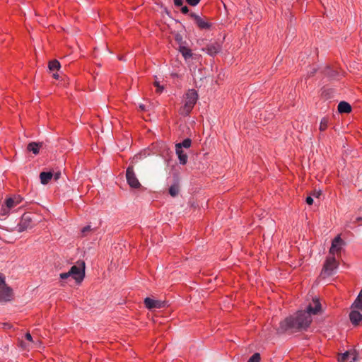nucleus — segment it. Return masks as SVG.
Listing matches in <instances>:
<instances>
[{"label": "nucleus", "mask_w": 362, "mask_h": 362, "mask_svg": "<svg viewBox=\"0 0 362 362\" xmlns=\"http://www.w3.org/2000/svg\"><path fill=\"white\" fill-rule=\"evenodd\" d=\"M305 202H306V203H307L308 205H311V204H313V199L310 196H308V197L306 198Z\"/></svg>", "instance_id": "nucleus-30"}, {"label": "nucleus", "mask_w": 362, "mask_h": 362, "mask_svg": "<svg viewBox=\"0 0 362 362\" xmlns=\"http://www.w3.org/2000/svg\"><path fill=\"white\" fill-rule=\"evenodd\" d=\"M181 11L182 13L186 14L189 12V9H188L187 6H182Z\"/></svg>", "instance_id": "nucleus-31"}, {"label": "nucleus", "mask_w": 362, "mask_h": 362, "mask_svg": "<svg viewBox=\"0 0 362 362\" xmlns=\"http://www.w3.org/2000/svg\"><path fill=\"white\" fill-rule=\"evenodd\" d=\"M201 0H186L187 4H189L190 6H197Z\"/></svg>", "instance_id": "nucleus-28"}, {"label": "nucleus", "mask_w": 362, "mask_h": 362, "mask_svg": "<svg viewBox=\"0 0 362 362\" xmlns=\"http://www.w3.org/2000/svg\"><path fill=\"white\" fill-rule=\"evenodd\" d=\"M198 99V94L194 89H189L185 95L184 105L180 109V113L183 116L188 115Z\"/></svg>", "instance_id": "nucleus-3"}, {"label": "nucleus", "mask_w": 362, "mask_h": 362, "mask_svg": "<svg viewBox=\"0 0 362 362\" xmlns=\"http://www.w3.org/2000/svg\"><path fill=\"white\" fill-rule=\"evenodd\" d=\"M357 221H362V218H361V217H358V218H357Z\"/></svg>", "instance_id": "nucleus-38"}, {"label": "nucleus", "mask_w": 362, "mask_h": 362, "mask_svg": "<svg viewBox=\"0 0 362 362\" xmlns=\"http://www.w3.org/2000/svg\"><path fill=\"white\" fill-rule=\"evenodd\" d=\"M221 49V45L220 43L214 42H211L206 45V47L204 49L208 54L213 56L217 53H218Z\"/></svg>", "instance_id": "nucleus-11"}, {"label": "nucleus", "mask_w": 362, "mask_h": 362, "mask_svg": "<svg viewBox=\"0 0 362 362\" xmlns=\"http://www.w3.org/2000/svg\"><path fill=\"white\" fill-rule=\"evenodd\" d=\"M139 107H140V108H141V110H144V105H141Z\"/></svg>", "instance_id": "nucleus-37"}, {"label": "nucleus", "mask_w": 362, "mask_h": 362, "mask_svg": "<svg viewBox=\"0 0 362 362\" xmlns=\"http://www.w3.org/2000/svg\"><path fill=\"white\" fill-rule=\"evenodd\" d=\"M173 2L175 4V5L178 7L182 6L183 4L182 0H173Z\"/></svg>", "instance_id": "nucleus-29"}, {"label": "nucleus", "mask_w": 362, "mask_h": 362, "mask_svg": "<svg viewBox=\"0 0 362 362\" xmlns=\"http://www.w3.org/2000/svg\"><path fill=\"white\" fill-rule=\"evenodd\" d=\"M154 86L156 87V92L157 93H160L163 91V87L160 86L158 81H156L154 82Z\"/></svg>", "instance_id": "nucleus-26"}, {"label": "nucleus", "mask_w": 362, "mask_h": 362, "mask_svg": "<svg viewBox=\"0 0 362 362\" xmlns=\"http://www.w3.org/2000/svg\"><path fill=\"white\" fill-rule=\"evenodd\" d=\"M42 144V143L30 142L28 145L27 149L29 151H32L34 154L37 155L39 153V149Z\"/></svg>", "instance_id": "nucleus-19"}, {"label": "nucleus", "mask_w": 362, "mask_h": 362, "mask_svg": "<svg viewBox=\"0 0 362 362\" xmlns=\"http://www.w3.org/2000/svg\"><path fill=\"white\" fill-rule=\"evenodd\" d=\"M25 338H26L27 340H28L30 341H33L32 336H31V334L29 332L25 334Z\"/></svg>", "instance_id": "nucleus-33"}, {"label": "nucleus", "mask_w": 362, "mask_h": 362, "mask_svg": "<svg viewBox=\"0 0 362 362\" xmlns=\"http://www.w3.org/2000/svg\"><path fill=\"white\" fill-rule=\"evenodd\" d=\"M192 141L189 139H185L182 142L176 144L175 147L180 146V148H189L191 146Z\"/></svg>", "instance_id": "nucleus-23"}, {"label": "nucleus", "mask_w": 362, "mask_h": 362, "mask_svg": "<svg viewBox=\"0 0 362 362\" xmlns=\"http://www.w3.org/2000/svg\"><path fill=\"white\" fill-rule=\"evenodd\" d=\"M189 16L199 28L207 29L210 28L211 25L197 13H190Z\"/></svg>", "instance_id": "nucleus-10"}, {"label": "nucleus", "mask_w": 362, "mask_h": 362, "mask_svg": "<svg viewBox=\"0 0 362 362\" xmlns=\"http://www.w3.org/2000/svg\"><path fill=\"white\" fill-rule=\"evenodd\" d=\"M3 285H6L5 284V279H4V277H3L1 274H0V287L3 286Z\"/></svg>", "instance_id": "nucleus-32"}, {"label": "nucleus", "mask_w": 362, "mask_h": 362, "mask_svg": "<svg viewBox=\"0 0 362 362\" xmlns=\"http://www.w3.org/2000/svg\"><path fill=\"white\" fill-rule=\"evenodd\" d=\"M13 296L12 289L7 285L0 287V303H6L11 300Z\"/></svg>", "instance_id": "nucleus-8"}, {"label": "nucleus", "mask_w": 362, "mask_h": 362, "mask_svg": "<svg viewBox=\"0 0 362 362\" xmlns=\"http://www.w3.org/2000/svg\"><path fill=\"white\" fill-rule=\"evenodd\" d=\"M344 245V240L340 238L339 235H337L332 242V245L329 251V256H334L337 255V256L340 255L341 250L342 249V246Z\"/></svg>", "instance_id": "nucleus-7"}, {"label": "nucleus", "mask_w": 362, "mask_h": 362, "mask_svg": "<svg viewBox=\"0 0 362 362\" xmlns=\"http://www.w3.org/2000/svg\"><path fill=\"white\" fill-rule=\"evenodd\" d=\"M321 310V304L317 298L313 299L306 310H300L294 315L289 316L280 322L279 331L281 332H299L306 329L312 322V315L317 314Z\"/></svg>", "instance_id": "nucleus-1"}, {"label": "nucleus", "mask_w": 362, "mask_h": 362, "mask_svg": "<svg viewBox=\"0 0 362 362\" xmlns=\"http://www.w3.org/2000/svg\"><path fill=\"white\" fill-rule=\"evenodd\" d=\"M349 318L354 325H358L362 320V315L359 311L354 310L350 313Z\"/></svg>", "instance_id": "nucleus-13"}, {"label": "nucleus", "mask_w": 362, "mask_h": 362, "mask_svg": "<svg viewBox=\"0 0 362 362\" xmlns=\"http://www.w3.org/2000/svg\"><path fill=\"white\" fill-rule=\"evenodd\" d=\"M60 175H61V173L59 172V173H56L54 175H53V176L54 177L55 180H58L60 177Z\"/></svg>", "instance_id": "nucleus-34"}, {"label": "nucleus", "mask_w": 362, "mask_h": 362, "mask_svg": "<svg viewBox=\"0 0 362 362\" xmlns=\"http://www.w3.org/2000/svg\"><path fill=\"white\" fill-rule=\"evenodd\" d=\"M90 230H92L91 226H86L83 228V229L81 230V233H83V235H86L87 234V233L90 231Z\"/></svg>", "instance_id": "nucleus-27"}, {"label": "nucleus", "mask_w": 362, "mask_h": 362, "mask_svg": "<svg viewBox=\"0 0 362 362\" xmlns=\"http://www.w3.org/2000/svg\"><path fill=\"white\" fill-rule=\"evenodd\" d=\"M260 354L255 353L248 359L247 362H260Z\"/></svg>", "instance_id": "nucleus-25"}, {"label": "nucleus", "mask_w": 362, "mask_h": 362, "mask_svg": "<svg viewBox=\"0 0 362 362\" xmlns=\"http://www.w3.org/2000/svg\"><path fill=\"white\" fill-rule=\"evenodd\" d=\"M351 308L362 311V289L352 304Z\"/></svg>", "instance_id": "nucleus-17"}, {"label": "nucleus", "mask_w": 362, "mask_h": 362, "mask_svg": "<svg viewBox=\"0 0 362 362\" xmlns=\"http://www.w3.org/2000/svg\"><path fill=\"white\" fill-rule=\"evenodd\" d=\"M338 111L340 113H349L351 111V106L349 103L341 101L338 105Z\"/></svg>", "instance_id": "nucleus-15"}, {"label": "nucleus", "mask_w": 362, "mask_h": 362, "mask_svg": "<svg viewBox=\"0 0 362 362\" xmlns=\"http://www.w3.org/2000/svg\"><path fill=\"white\" fill-rule=\"evenodd\" d=\"M59 276L62 279L71 276L77 283L81 282L85 276V262L78 261L76 265L72 266L68 272L61 273Z\"/></svg>", "instance_id": "nucleus-2"}, {"label": "nucleus", "mask_w": 362, "mask_h": 362, "mask_svg": "<svg viewBox=\"0 0 362 362\" xmlns=\"http://www.w3.org/2000/svg\"><path fill=\"white\" fill-rule=\"evenodd\" d=\"M328 127V119L327 117H323L321 119L320 124V130L321 132L325 131Z\"/></svg>", "instance_id": "nucleus-24"}, {"label": "nucleus", "mask_w": 362, "mask_h": 362, "mask_svg": "<svg viewBox=\"0 0 362 362\" xmlns=\"http://www.w3.org/2000/svg\"><path fill=\"white\" fill-rule=\"evenodd\" d=\"M126 178L131 187L138 189L141 186L135 175L133 165H129L127 168L126 171Z\"/></svg>", "instance_id": "nucleus-6"}, {"label": "nucleus", "mask_w": 362, "mask_h": 362, "mask_svg": "<svg viewBox=\"0 0 362 362\" xmlns=\"http://www.w3.org/2000/svg\"><path fill=\"white\" fill-rule=\"evenodd\" d=\"M22 202V198L20 196H15L14 197H9L6 199L4 205H2L0 210V216L6 217L9 214V211L17 206Z\"/></svg>", "instance_id": "nucleus-4"}, {"label": "nucleus", "mask_w": 362, "mask_h": 362, "mask_svg": "<svg viewBox=\"0 0 362 362\" xmlns=\"http://www.w3.org/2000/svg\"><path fill=\"white\" fill-rule=\"evenodd\" d=\"M313 195L316 197H317L320 195V192H315Z\"/></svg>", "instance_id": "nucleus-36"}, {"label": "nucleus", "mask_w": 362, "mask_h": 362, "mask_svg": "<svg viewBox=\"0 0 362 362\" xmlns=\"http://www.w3.org/2000/svg\"><path fill=\"white\" fill-rule=\"evenodd\" d=\"M357 358V354L356 351H346L339 358L340 362H344L349 360L356 361Z\"/></svg>", "instance_id": "nucleus-12"}, {"label": "nucleus", "mask_w": 362, "mask_h": 362, "mask_svg": "<svg viewBox=\"0 0 362 362\" xmlns=\"http://www.w3.org/2000/svg\"><path fill=\"white\" fill-rule=\"evenodd\" d=\"M175 151L178 156L180 163L182 165H185L187 162V155L184 153L183 150L180 148V146L175 147Z\"/></svg>", "instance_id": "nucleus-14"}, {"label": "nucleus", "mask_w": 362, "mask_h": 362, "mask_svg": "<svg viewBox=\"0 0 362 362\" xmlns=\"http://www.w3.org/2000/svg\"><path fill=\"white\" fill-rule=\"evenodd\" d=\"M53 177V174L51 172H42L40 174V182L42 185L47 184Z\"/></svg>", "instance_id": "nucleus-16"}, {"label": "nucleus", "mask_w": 362, "mask_h": 362, "mask_svg": "<svg viewBox=\"0 0 362 362\" xmlns=\"http://www.w3.org/2000/svg\"><path fill=\"white\" fill-rule=\"evenodd\" d=\"M53 77L55 78V79H58L59 78V74H57V73H54L53 74Z\"/></svg>", "instance_id": "nucleus-35"}, {"label": "nucleus", "mask_w": 362, "mask_h": 362, "mask_svg": "<svg viewBox=\"0 0 362 362\" xmlns=\"http://www.w3.org/2000/svg\"><path fill=\"white\" fill-rule=\"evenodd\" d=\"M144 304L148 309L161 308L166 305L165 301L152 299L151 298H146L144 299Z\"/></svg>", "instance_id": "nucleus-9"}, {"label": "nucleus", "mask_w": 362, "mask_h": 362, "mask_svg": "<svg viewBox=\"0 0 362 362\" xmlns=\"http://www.w3.org/2000/svg\"><path fill=\"white\" fill-rule=\"evenodd\" d=\"M30 220V219L28 217V216L24 215L23 216L22 220L18 225V227H19L18 231L19 232H22V231L25 230L28 227Z\"/></svg>", "instance_id": "nucleus-18"}, {"label": "nucleus", "mask_w": 362, "mask_h": 362, "mask_svg": "<svg viewBox=\"0 0 362 362\" xmlns=\"http://www.w3.org/2000/svg\"><path fill=\"white\" fill-rule=\"evenodd\" d=\"M61 65L59 61L57 59L49 62L48 68L50 71H57L60 69Z\"/></svg>", "instance_id": "nucleus-21"}, {"label": "nucleus", "mask_w": 362, "mask_h": 362, "mask_svg": "<svg viewBox=\"0 0 362 362\" xmlns=\"http://www.w3.org/2000/svg\"><path fill=\"white\" fill-rule=\"evenodd\" d=\"M339 263L335 257L328 256L324 264L321 275L331 276L334 274V271L338 268Z\"/></svg>", "instance_id": "nucleus-5"}, {"label": "nucleus", "mask_w": 362, "mask_h": 362, "mask_svg": "<svg viewBox=\"0 0 362 362\" xmlns=\"http://www.w3.org/2000/svg\"><path fill=\"white\" fill-rule=\"evenodd\" d=\"M180 191V186L177 183L173 185L169 189V193L172 197H175L178 194Z\"/></svg>", "instance_id": "nucleus-22"}, {"label": "nucleus", "mask_w": 362, "mask_h": 362, "mask_svg": "<svg viewBox=\"0 0 362 362\" xmlns=\"http://www.w3.org/2000/svg\"><path fill=\"white\" fill-rule=\"evenodd\" d=\"M179 51L186 60L189 59L192 56V50L185 46H180L179 48Z\"/></svg>", "instance_id": "nucleus-20"}]
</instances>
